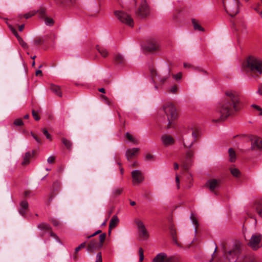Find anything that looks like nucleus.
<instances>
[{
	"label": "nucleus",
	"mask_w": 262,
	"mask_h": 262,
	"mask_svg": "<svg viewBox=\"0 0 262 262\" xmlns=\"http://www.w3.org/2000/svg\"><path fill=\"white\" fill-rule=\"evenodd\" d=\"M241 109V101L238 94L232 91L225 92V97L219 103L217 111L220 114L217 119H213L215 122L224 121L229 116Z\"/></svg>",
	"instance_id": "1"
},
{
	"label": "nucleus",
	"mask_w": 262,
	"mask_h": 262,
	"mask_svg": "<svg viewBox=\"0 0 262 262\" xmlns=\"http://www.w3.org/2000/svg\"><path fill=\"white\" fill-rule=\"evenodd\" d=\"M177 117L176 108L171 103L168 102L164 104L159 111V121L166 124L167 128L173 126Z\"/></svg>",
	"instance_id": "2"
},
{
	"label": "nucleus",
	"mask_w": 262,
	"mask_h": 262,
	"mask_svg": "<svg viewBox=\"0 0 262 262\" xmlns=\"http://www.w3.org/2000/svg\"><path fill=\"white\" fill-rule=\"evenodd\" d=\"M195 140H192L190 142H189L187 138L183 140V145L187 148V150L185 157L181 160V162L182 166L185 171H187L190 168L193 162L192 158L194 155L195 149L192 148V146Z\"/></svg>",
	"instance_id": "3"
},
{
	"label": "nucleus",
	"mask_w": 262,
	"mask_h": 262,
	"mask_svg": "<svg viewBox=\"0 0 262 262\" xmlns=\"http://www.w3.org/2000/svg\"><path fill=\"white\" fill-rule=\"evenodd\" d=\"M246 68L255 76L262 74V59L254 55H250L246 59Z\"/></svg>",
	"instance_id": "4"
},
{
	"label": "nucleus",
	"mask_w": 262,
	"mask_h": 262,
	"mask_svg": "<svg viewBox=\"0 0 262 262\" xmlns=\"http://www.w3.org/2000/svg\"><path fill=\"white\" fill-rule=\"evenodd\" d=\"M226 12L231 17H234L239 12V0H223Z\"/></svg>",
	"instance_id": "5"
},
{
	"label": "nucleus",
	"mask_w": 262,
	"mask_h": 262,
	"mask_svg": "<svg viewBox=\"0 0 262 262\" xmlns=\"http://www.w3.org/2000/svg\"><path fill=\"white\" fill-rule=\"evenodd\" d=\"M114 14L118 20L122 24L125 25L130 28L134 27V19L131 15L128 13L123 10H117L114 12Z\"/></svg>",
	"instance_id": "6"
},
{
	"label": "nucleus",
	"mask_w": 262,
	"mask_h": 262,
	"mask_svg": "<svg viewBox=\"0 0 262 262\" xmlns=\"http://www.w3.org/2000/svg\"><path fill=\"white\" fill-rule=\"evenodd\" d=\"M248 245L254 250L262 246V235L259 233L253 234L248 243Z\"/></svg>",
	"instance_id": "7"
},
{
	"label": "nucleus",
	"mask_w": 262,
	"mask_h": 262,
	"mask_svg": "<svg viewBox=\"0 0 262 262\" xmlns=\"http://www.w3.org/2000/svg\"><path fill=\"white\" fill-rule=\"evenodd\" d=\"M136 15L140 18H144L149 14V8L145 1L142 2L135 12Z\"/></svg>",
	"instance_id": "8"
},
{
	"label": "nucleus",
	"mask_w": 262,
	"mask_h": 262,
	"mask_svg": "<svg viewBox=\"0 0 262 262\" xmlns=\"http://www.w3.org/2000/svg\"><path fill=\"white\" fill-rule=\"evenodd\" d=\"M135 222L137 226L140 237L143 239H147L149 237V234L143 223L139 219H136Z\"/></svg>",
	"instance_id": "9"
},
{
	"label": "nucleus",
	"mask_w": 262,
	"mask_h": 262,
	"mask_svg": "<svg viewBox=\"0 0 262 262\" xmlns=\"http://www.w3.org/2000/svg\"><path fill=\"white\" fill-rule=\"evenodd\" d=\"M221 182V181L220 180L214 179H210L206 182V185L209 188L211 192L214 193L215 195H217V193L215 191V189L220 186Z\"/></svg>",
	"instance_id": "10"
},
{
	"label": "nucleus",
	"mask_w": 262,
	"mask_h": 262,
	"mask_svg": "<svg viewBox=\"0 0 262 262\" xmlns=\"http://www.w3.org/2000/svg\"><path fill=\"white\" fill-rule=\"evenodd\" d=\"M133 183L134 184H139L144 180L143 173L139 170H135L132 172Z\"/></svg>",
	"instance_id": "11"
},
{
	"label": "nucleus",
	"mask_w": 262,
	"mask_h": 262,
	"mask_svg": "<svg viewBox=\"0 0 262 262\" xmlns=\"http://www.w3.org/2000/svg\"><path fill=\"white\" fill-rule=\"evenodd\" d=\"M159 48V45L155 40H148L144 46V49L149 52L156 51Z\"/></svg>",
	"instance_id": "12"
},
{
	"label": "nucleus",
	"mask_w": 262,
	"mask_h": 262,
	"mask_svg": "<svg viewBox=\"0 0 262 262\" xmlns=\"http://www.w3.org/2000/svg\"><path fill=\"white\" fill-rule=\"evenodd\" d=\"M262 148V139L258 137H254L251 140V149L259 150Z\"/></svg>",
	"instance_id": "13"
},
{
	"label": "nucleus",
	"mask_w": 262,
	"mask_h": 262,
	"mask_svg": "<svg viewBox=\"0 0 262 262\" xmlns=\"http://www.w3.org/2000/svg\"><path fill=\"white\" fill-rule=\"evenodd\" d=\"M170 259L165 253H160L153 259L152 262H170Z\"/></svg>",
	"instance_id": "14"
},
{
	"label": "nucleus",
	"mask_w": 262,
	"mask_h": 262,
	"mask_svg": "<svg viewBox=\"0 0 262 262\" xmlns=\"http://www.w3.org/2000/svg\"><path fill=\"white\" fill-rule=\"evenodd\" d=\"M101 247L97 241L95 239H92L88 245L87 250L89 252H93L97 249Z\"/></svg>",
	"instance_id": "15"
},
{
	"label": "nucleus",
	"mask_w": 262,
	"mask_h": 262,
	"mask_svg": "<svg viewBox=\"0 0 262 262\" xmlns=\"http://www.w3.org/2000/svg\"><path fill=\"white\" fill-rule=\"evenodd\" d=\"M139 150L138 148L128 149L125 154L127 160L130 161L139 152Z\"/></svg>",
	"instance_id": "16"
},
{
	"label": "nucleus",
	"mask_w": 262,
	"mask_h": 262,
	"mask_svg": "<svg viewBox=\"0 0 262 262\" xmlns=\"http://www.w3.org/2000/svg\"><path fill=\"white\" fill-rule=\"evenodd\" d=\"M162 141L165 146L172 145L174 143L173 138L169 135H164L161 137Z\"/></svg>",
	"instance_id": "17"
},
{
	"label": "nucleus",
	"mask_w": 262,
	"mask_h": 262,
	"mask_svg": "<svg viewBox=\"0 0 262 262\" xmlns=\"http://www.w3.org/2000/svg\"><path fill=\"white\" fill-rule=\"evenodd\" d=\"M241 252V246L239 244H235L231 250L228 252V254L230 255L236 256L239 254Z\"/></svg>",
	"instance_id": "18"
},
{
	"label": "nucleus",
	"mask_w": 262,
	"mask_h": 262,
	"mask_svg": "<svg viewBox=\"0 0 262 262\" xmlns=\"http://www.w3.org/2000/svg\"><path fill=\"white\" fill-rule=\"evenodd\" d=\"M50 90L57 96H59V97H62V92L59 86L54 84H51L50 85Z\"/></svg>",
	"instance_id": "19"
},
{
	"label": "nucleus",
	"mask_w": 262,
	"mask_h": 262,
	"mask_svg": "<svg viewBox=\"0 0 262 262\" xmlns=\"http://www.w3.org/2000/svg\"><path fill=\"white\" fill-rule=\"evenodd\" d=\"M119 219L117 215H113L112 217L110 224H109V232H111V230L112 228L116 227L119 223Z\"/></svg>",
	"instance_id": "20"
},
{
	"label": "nucleus",
	"mask_w": 262,
	"mask_h": 262,
	"mask_svg": "<svg viewBox=\"0 0 262 262\" xmlns=\"http://www.w3.org/2000/svg\"><path fill=\"white\" fill-rule=\"evenodd\" d=\"M114 61L117 64H124L125 62L124 57L120 54H116L114 55Z\"/></svg>",
	"instance_id": "21"
},
{
	"label": "nucleus",
	"mask_w": 262,
	"mask_h": 262,
	"mask_svg": "<svg viewBox=\"0 0 262 262\" xmlns=\"http://www.w3.org/2000/svg\"><path fill=\"white\" fill-rule=\"evenodd\" d=\"M32 157L31 152L28 151L26 152L24 157L23 161L21 162V165L23 166L28 165L30 163V159Z\"/></svg>",
	"instance_id": "22"
},
{
	"label": "nucleus",
	"mask_w": 262,
	"mask_h": 262,
	"mask_svg": "<svg viewBox=\"0 0 262 262\" xmlns=\"http://www.w3.org/2000/svg\"><path fill=\"white\" fill-rule=\"evenodd\" d=\"M96 49L103 57L105 58L108 56V52L105 48L97 45Z\"/></svg>",
	"instance_id": "23"
},
{
	"label": "nucleus",
	"mask_w": 262,
	"mask_h": 262,
	"mask_svg": "<svg viewBox=\"0 0 262 262\" xmlns=\"http://www.w3.org/2000/svg\"><path fill=\"white\" fill-rule=\"evenodd\" d=\"M37 227L41 230L49 231L51 230V227L49 224L46 223H41L38 225Z\"/></svg>",
	"instance_id": "24"
},
{
	"label": "nucleus",
	"mask_w": 262,
	"mask_h": 262,
	"mask_svg": "<svg viewBox=\"0 0 262 262\" xmlns=\"http://www.w3.org/2000/svg\"><path fill=\"white\" fill-rule=\"evenodd\" d=\"M192 23L195 30H198L200 31H204V29L199 24V22L197 20L194 18H192L191 19Z\"/></svg>",
	"instance_id": "25"
},
{
	"label": "nucleus",
	"mask_w": 262,
	"mask_h": 262,
	"mask_svg": "<svg viewBox=\"0 0 262 262\" xmlns=\"http://www.w3.org/2000/svg\"><path fill=\"white\" fill-rule=\"evenodd\" d=\"M150 72L151 78L154 82L158 80L160 75L158 74L156 69L152 68L150 69Z\"/></svg>",
	"instance_id": "26"
},
{
	"label": "nucleus",
	"mask_w": 262,
	"mask_h": 262,
	"mask_svg": "<svg viewBox=\"0 0 262 262\" xmlns=\"http://www.w3.org/2000/svg\"><path fill=\"white\" fill-rule=\"evenodd\" d=\"M36 13L38 14V17L40 18L43 19L46 17V9L43 7H41L40 8L36 11Z\"/></svg>",
	"instance_id": "27"
},
{
	"label": "nucleus",
	"mask_w": 262,
	"mask_h": 262,
	"mask_svg": "<svg viewBox=\"0 0 262 262\" xmlns=\"http://www.w3.org/2000/svg\"><path fill=\"white\" fill-rule=\"evenodd\" d=\"M61 141L62 143L64 145V146L68 150L71 149L72 146V143L70 140H68L65 138H62L61 139Z\"/></svg>",
	"instance_id": "28"
},
{
	"label": "nucleus",
	"mask_w": 262,
	"mask_h": 262,
	"mask_svg": "<svg viewBox=\"0 0 262 262\" xmlns=\"http://www.w3.org/2000/svg\"><path fill=\"white\" fill-rule=\"evenodd\" d=\"M242 262H257V260L254 255H250L245 256L243 258Z\"/></svg>",
	"instance_id": "29"
},
{
	"label": "nucleus",
	"mask_w": 262,
	"mask_h": 262,
	"mask_svg": "<svg viewBox=\"0 0 262 262\" xmlns=\"http://www.w3.org/2000/svg\"><path fill=\"white\" fill-rule=\"evenodd\" d=\"M123 190V188H115L112 191V195L114 198H116L120 195Z\"/></svg>",
	"instance_id": "30"
},
{
	"label": "nucleus",
	"mask_w": 262,
	"mask_h": 262,
	"mask_svg": "<svg viewBox=\"0 0 262 262\" xmlns=\"http://www.w3.org/2000/svg\"><path fill=\"white\" fill-rule=\"evenodd\" d=\"M76 0H59L62 5L73 6L76 4Z\"/></svg>",
	"instance_id": "31"
},
{
	"label": "nucleus",
	"mask_w": 262,
	"mask_h": 262,
	"mask_svg": "<svg viewBox=\"0 0 262 262\" xmlns=\"http://www.w3.org/2000/svg\"><path fill=\"white\" fill-rule=\"evenodd\" d=\"M255 208L259 215L262 217V201L255 204Z\"/></svg>",
	"instance_id": "32"
},
{
	"label": "nucleus",
	"mask_w": 262,
	"mask_h": 262,
	"mask_svg": "<svg viewBox=\"0 0 262 262\" xmlns=\"http://www.w3.org/2000/svg\"><path fill=\"white\" fill-rule=\"evenodd\" d=\"M229 154L230 157V161L231 162H235L236 160V154L235 151L231 148L229 149Z\"/></svg>",
	"instance_id": "33"
},
{
	"label": "nucleus",
	"mask_w": 262,
	"mask_h": 262,
	"mask_svg": "<svg viewBox=\"0 0 262 262\" xmlns=\"http://www.w3.org/2000/svg\"><path fill=\"white\" fill-rule=\"evenodd\" d=\"M100 97L101 100L103 101L104 103L107 104L108 105H113V103L112 102V101L111 100H110L106 96L104 95H101Z\"/></svg>",
	"instance_id": "34"
},
{
	"label": "nucleus",
	"mask_w": 262,
	"mask_h": 262,
	"mask_svg": "<svg viewBox=\"0 0 262 262\" xmlns=\"http://www.w3.org/2000/svg\"><path fill=\"white\" fill-rule=\"evenodd\" d=\"M170 233L172 238L173 242L177 245H178V243L177 242V239L176 237V230L175 229H173L172 227H171L170 229Z\"/></svg>",
	"instance_id": "35"
},
{
	"label": "nucleus",
	"mask_w": 262,
	"mask_h": 262,
	"mask_svg": "<svg viewBox=\"0 0 262 262\" xmlns=\"http://www.w3.org/2000/svg\"><path fill=\"white\" fill-rule=\"evenodd\" d=\"M230 172H231V174L233 175V176H234L235 177L238 178V177H239L241 176L240 171L239 170V169H238L236 168H231Z\"/></svg>",
	"instance_id": "36"
},
{
	"label": "nucleus",
	"mask_w": 262,
	"mask_h": 262,
	"mask_svg": "<svg viewBox=\"0 0 262 262\" xmlns=\"http://www.w3.org/2000/svg\"><path fill=\"white\" fill-rule=\"evenodd\" d=\"M190 219L192 221L193 224L195 226V232L196 233L197 232V228L199 226V223L197 219L193 214H191Z\"/></svg>",
	"instance_id": "37"
},
{
	"label": "nucleus",
	"mask_w": 262,
	"mask_h": 262,
	"mask_svg": "<svg viewBox=\"0 0 262 262\" xmlns=\"http://www.w3.org/2000/svg\"><path fill=\"white\" fill-rule=\"evenodd\" d=\"M43 19H44L45 24L47 26H53L54 24V20L51 18H49V17H48L46 16Z\"/></svg>",
	"instance_id": "38"
},
{
	"label": "nucleus",
	"mask_w": 262,
	"mask_h": 262,
	"mask_svg": "<svg viewBox=\"0 0 262 262\" xmlns=\"http://www.w3.org/2000/svg\"><path fill=\"white\" fill-rule=\"evenodd\" d=\"M44 42V40L40 37H36L34 40V43L36 46L41 45Z\"/></svg>",
	"instance_id": "39"
},
{
	"label": "nucleus",
	"mask_w": 262,
	"mask_h": 262,
	"mask_svg": "<svg viewBox=\"0 0 262 262\" xmlns=\"http://www.w3.org/2000/svg\"><path fill=\"white\" fill-rule=\"evenodd\" d=\"M125 136L126 138L130 142H132L134 144H137V141L134 139V137L129 133H126Z\"/></svg>",
	"instance_id": "40"
},
{
	"label": "nucleus",
	"mask_w": 262,
	"mask_h": 262,
	"mask_svg": "<svg viewBox=\"0 0 262 262\" xmlns=\"http://www.w3.org/2000/svg\"><path fill=\"white\" fill-rule=\"evenodd\" d=\"M55 194L53 192H52L49 194V198L48 199L47 201H46L47 205L49 206L51 204V202L53 200V199H54V198L55 197Z\"/></svg>",
	"instance_id": "41"
},
{
	"label": "nucleus",
	"mask_w": 262,
	"mask_h": 262,
	"mask_svg": "<svg viewBox=\"0 0 262 262\" xmlns=\"http://www.w3.org/2000/svg\"><path fill=\"white\" fill-rule=\"evenodd\" d=\"M18 41L20 46L24 49H27L28 46L27 44L24 41L21 37H18Z\"/></svg>",
	"instance_id": "42"
},
{
	"label": "nucleus",
	"mask_w": 262,
	"mask_h": 262,
	"mask_svg": "<svg viewBox=\"0 0 262 262\" xmlns=\"http://www.w3.org/2000/svg\"><path fill=\"white\" fill-rule=\"evenodd\" d=\"M119 4H121L124 2H128L134 6H136L137 0H116Z\"/></svg>",
	"instance_id": "43"
},
{
	"label": "nucleus",
	"mask_w": 262,
	"mask_h": 262,
	"mask_svg": "<svg viewBox=\"0 0 262 262\" xmlns=\"http://www.w3.org/2000/svg\"><path fill=\"white\" fill-rule=\"evenodd\" d=\"M139 261L142 262L144 259V251L142 248H140L139 249Z\"/></svg>",
	"instance_id": "44"
},
{
	"label": "nucleus",
	"mask_w": 262,
	"mask_h": 262,
	"mask_svg": "<svg viewBox=\"0 0 262 262\" xmlns=\"http://www.w3.org/2000/svg\"><path fill=\"white\" fill-rule=\"evenodd\" d=\"M32 115L33 117L36 121H38L40 120V117L38 115V112L37 111H35L34 110H32Z\"/></svg>",
	"instance_id": "45"
},
{
	"label": "nucleus",
	"mask_w": 262,
	"mask_h": 262,
	"mask_svg": "<svg viewBox=\"0 0 262 262\" xmlns=\"http://www.w3.org/2000/svg\"><path fill=\"white\" fill-rule=\"evenodd\" d=\"M36 14V12L35 10L32 11L31 12H29L28 13H26L24 15V17L26 19H28L32 16L35 15Z\"/></svg>",
	"instance_id": "46"
},
{
	"label": "nucleus",
	"mask_w": 262,
	"mask_h": 262,
	"mask_svg": "<svg viewBox=\"0 0 262 262\" xmlns=\"http://www.w3.org/2000/svg\"><path fill=\"white\" fill-rule=\"evenodd\" d=\"M99 241L100 243L99 245L101 247H102V244L103 242H104L105 238H106V234L105 233H102L99 235Z\"/></svg>",
	"instance_id": "47"
},
{
	"label": "nucleus",
	"mask_w": 262,
	"mask_h": 262,
	"mask_svg": "<svg viewBox=\"0 0 262 262\" xmlns=\"http://www.w3.org/2000/svg\"><path fill=\"white\" fill-rule=\"evenodd\" d=\"M13 124L16 126H22L24 122L21 118H18L14 120Z\"/></svg>",
	"instance_id": "48"
},
{
	"label": "nucleus",
	"mask_w": 262,
	"mask_h": 262,
	"mask_svg": "<svg viewBox=\"0 0 262 262\" xmlns=\"http://www.w3.org/2000/svg\"><path fill=\"white\" fill-rule=\"evenodd\" d=\"M42 133L44 134V135L46 137V138L48 139H49L50 140H52V137L50 135V134L48 133V130L46 128H43L42 129Z\"/></svg>",
	"instance_id": "49"
},
{
	"label": "nucleus",
	"mask_w": 262,
	"mask_h": 262,
	"mask_svg": "<svg viewBox=\"0 0 262 262\" xmlns=\"http://www.w3.org/2000/svg\"><path fill=\"white\" fill-rule=\"evenodd\" d=\"M21 208H24L25 209H28V203L27 201H23L20 203V207Z\"/></svg>",
	"instance_id": "50"
},
{
	"label": "nucleus",
	"mask_w": 262,
	"mask_h": 262,
	"mask_svg": "<svg viewBox=\"0 0 262 262\" xmlns=\"http://www.w3.org/2000/svg\"><path fill=\"white\" fill-rule=\"evenodd\" d=\"M86 246V243L83 242L81 243L79 246L76 247L75 250V252L76 253H77L81 249L83 248Z\"/></svg>",
	"instance_id": "51"
},
{
	"label": "nucleus",
	"mask_w": 262,
	"mask_h": 262,
	"mask_svg": "<svg viewBox=\"0 0 262 262\" xmlns=\"http://www.w3.org/2000/svg\"><path fill=\"white\" fill-rule=\"evenodd\" d=\"M178 90V86L176 85H174L172 86L171 88H170V89L169 90V92L173 93V94H175L177 92Z\"/></svg>",
	"instance_id": "52"
},
{
	"label": "nucleus",
	"mask_w": 262,
	"mask_h": 262,
	"mask_svg": "<svg viewBox=\"0 0 262 262\" xmlns=\"http://www.w3.org/2000/svg\"><path fill=\"white\" fill-rule=\"evenodd\" d=\"M251 106L259 112V115L262 116V108L260 106L256 104H252Z\"/></svg>",
	"instance_id": "53"
},
{
	"label": "nucleus",
	"mask_w": 262,
	"mask_h": 262,
	"mask_svg": "<svg viewBox=\"0 0 262 262\" xmlns=\"http://www.w3.org/2000/svg\"><path fill=\"white\" fill-rule=\"evenodd\" d=\"M95 262H102V257L101 252H99L97 254Z\"/></svg>",
	"instance_id": "54"
},
{
	"label": "nucleus",
	"mask_w": 262,
	"mask_h": 262,
	"mask_svg": "<svg viewBox=\"0 0 262 262\" xmlns=\"http://www.w3.org/2000/svg\"><path fill=\"white\" fill-rule=\"evenodd\" d=\"M174 79H175L176 80H179L181 79L182 76V74L181 72H179V73L177 74H173L172 75Z\"/></svg>",
	"instance_id": "55"
},
{
	"label": "nucleus",
	"mask_w": 262,
	"mask_h": 262,
	"mask_svg": "<svg viewBox=\"0 0 262 262\" xmlns=\"http://www.w3.org/2000/svg\"><path fill=\"white\" fill-rule=\"evenodd\" d=\"M31 135L38 144H41V140L37 136L32 133H31Z\"/></svg>",
	"instance_id": "56"
},
{
	"label": "nucleus",
	"mask_w": 262,
	"mask_h": 262,
	"mask_svg": "<svg viewBox=\"0 0 262 262\" xmlns=\"http://www.w3.org/2000/svg\"><path fill=\"white\" fill-rule=\"evenodd\" d=\"M55 157L54 156H50L48 158V162L50 164H53L54 163Z\"/></svg>",
	"instance_id": "57"
},
{
	"label": "nucleus",
	"mask_w": 262,
	"mask_h": 262,
	"mask_svg": "<svg viewBox=\"0 0 262 262\" xmlns=\"http://www.w3.org/2000/svg\"><path fill=\"white\" fill-rule=\"evenodd\" d=\"M154 157L153 155H152L151 154H148L146 155V157H145V159L147 161H150V160H154Z\"/></svg>",
	"instance_id": "58"
},
{
	"label": "nucleus",
	"mask_w": 262,
	"mask_h": 262,
	"mask_svg": "<svg viewBox=\"0 0 262 262\" xmlns=\"http://www.w3.org/2000/svg\"><path fill=\"white\" fill-rule=\"evenodd\" d=\"M198 135H199V133L197 130H193V132L192 133V136L193 138V140H195V141H196V139L198 136Z\"/></svg>",
	"instance_id": "59"
},
{
	"label": "nucleus",
	"mask_w": 262,
	"mask_h": 262,
	"mask_svg": "<svg viewBox=\"0 0 262 262\" xmlns=\"http://www.w3.org/2000/svg\"><path fill=\"white\" fill-rule=\"evenodd\" d=\"M167 78H168V77H162V78H161L159 77L158 78L157 81H159L160 82V83H161V84H163L165 82V81L167 80Z\"/></svg>",
	"instance_id": "60"
},
{
	"label": "nucleus",
	"mask_w": 262,
	"mask_h": 262,
	"mask_svg": "<svg viewBox=\"0 0 262 262\" xmlns=\"http://www.w3.org/2000/svg\"><path fill=\"white\" fill-rule=\"evenodd\" d=\"M194 69L197 70L198 72L203 73L204 74H207V72L204 69L199 68H193Z\"/></svg>",
	"instance_id": "61"
},
{
	"label": "nucleus",
	"mask_w": 262,
	"mask_h": 262,
	"mask_svg": "<svg viewBox=\"0 0 262 262\" xmlns=\"http://www.w3.org/2000/svg\"><path fill=\"white\" fill-rule=\"evenodd\" d=\"M50 221L52 223L53 225L55 226H57L59 224V222L57 220H56V219H52L50 220Z\"/></svg>",
	"instance_id": "62"
},
{
	"label": "nucleus",
	"mask_w": 262,
	"mask_h": 262,
	"mask_svg": "<svg viewBox=\"0 0 262 262\" xmlns=\"http://www.w3.org/2000/svg\"><path fill=\"white\" fill-rule=\"evenodd\" d=\"M257 93L260 95H262V83H260L258 86V90Z\"/></svg>",
	"instance_id": "63"
},
{
	"label": "nucleus",
	"mask_w": 262,
	"mask_h": 262,
	"mask_svg": "<svg viewBox=\"0 0 262 262\" xmlns=\"http://www.w3.org/2000/svg\"><path fill=\"white\" fill-rule=\"evenodd\" d=\"M27 210V209H25L24 208H20L19 209V212L23 216H25V214L26 213V211Z\"/></svg>",
	"instance_id": "64"
}]
</instances>
